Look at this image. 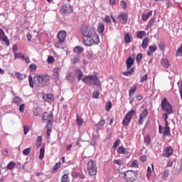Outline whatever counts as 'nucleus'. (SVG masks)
<instances>
[{
  "label": "nucleus",
  "mask_w": 182,
  "mask_h": 182,
  "mask_svg": "<svg viewBox=\"0 0 182 182\" xmlns=\"http://www.w3.org/2000/svg\"><path fill=\"white\" fill-rule=\"evenodd\" d=\"M75 75L77 76L78 81L82 80L85 85L87 86H97V87H100V90H102V82L100 80H99V77L97 76V73H95L93 75H86L83 78V72L80 68H76L75 70Z\"/></svg>",
  "instance_id": "nucleus-1"
},
{
  "label": "nucleus",
  "mask_w": 182,
  "mask_h": 182,
  "mask_svg": "<svg viewBox=\"0 0 182 182\" xmlns=\"http://www.w3.org/2000/svg\"><path fill=\"white\" fill-rule=\"evenodd\" d=\"M81 32L82 34L83 42L85 46H92V45H98L100 40L99 36L96 35L92 38V33L89 31V28L86 26H83L81 28Z\"/></svg>",
  "instance_id": "nucleus-2"
},
{
  "label": "nucleus",
  "mask_w": 182,
  "mask_h": 182,
  "mask_svg": "<svg viewBox=\"0 0 182 182\" xmlns=\"http://www.w3.org/2000/svg\"><path fill=\"white\" fill-rule=\"evenodd\" d=\"M28 82L30 86L33 89L34 84L36 86H38L39 87H45V86H48L49 85V75H36L33 78H32V75H28Z\"/></svg>",
  "instance_id": "nucleus-3"
},
{
  "label": "nucleus",
  "mask_w": 182,
  "mask_h": 182,
  "mask_svg": "<svg viewBox=\"0 0 182 182\" xmlns=\"http://www.w3.org/2000/svg\"><path fill=\"white\" fill-rule=\"evenodd\" d=\"M161 110L165 112V113H168V114H173V113H174V111L173 110V105L168 102L167 98H164L161 100Z\"/></svg>",
  "instance_id": "nucleus-4"
},
{
  "label": "nucleus",
  "mask_w": 182,
  "mask_h": 182,
  "mask_svg": "<svg viewBox=\"0 0 182 182\" xmlns=\"http://www.w3.org/2000/svg\"><path fill=\"white\" fill-rule=\"evenodd\" d=\"M137 171L134 170H128L124 172V178L127 182H134L137 180Z\"/></svg>",
  "instance_id": "nucleus-5"
},
{
  "label": "nucleus",
  "mask_w": 182,
  "mask_h": 182,
  "mask_svg": "<svg viewBox=\"0 0 182 182\" xmlns=\"http://www.w3.org/2000/svg\"><path fill=\"white\" fill-rule=\"evenodd\" d=\"M87 171L90 176H96L97 174V166L96 161L90 160L87 162Z\"/></svg>",
  "instance_id": "nucleus-6"
},
{
  "label": "nucleus",
  "mask_w": 182,
  "mask_h": 182,
  "mask_svg": "<svg viewBox=\"0 0 182 182\" xmlns=\"http://www.w3.org/2000/svg\"><path fill=\"white\" fill-rule=\"evenodd\" d=\"M58 41L55 43V48H58V49H61L62 43L65 42V39H66V31H60L58 34Z\"/></svg>",
  "instance_id": "nucleus-7"
},
{
  "label": "nucleus",
  "mask_w": 182,
  "mask_h": 182,
  "mask_svg": "<svg viewBox=\"0 0 182 182\" xmlns=\"http://www.w3.org/2000/svg\"><path fill=\"white\" fill-rule=\"evenodd\" d=\"M136 114V111L134 109H131L129 112H127L122 121V124L124 126H129L130 124V122H132V117Z\"/></svg>",
  "instance_id": "nucleus-8"
},
{
  "label": "nucleus",
  "mask_w": 182,
  "mask_h": 182,
  "mask_svg": "<svg viewBox=\"0 0 182 182\" xmlns=\"http://www.w3.org/2000/svg\"><path fill=\"white\" fill-rule=\"evenodd\" d=\"M43 122H46V123L49 124L52 123L53 122V114L45 112L43 116Z\"/></svg>",
  "instance_id": "nucleus-9"
},
{
  "label": "nucleus",
  "mask_w": 182,
  "mask_h": 182,
  "mask_svg": "<svg viewBox=\"0 0 182 182\" xmlns=\"http://www.w3.org/2000/svg\"><path fill=\"white\" fill-rule=\"evenodd\" d=\"M127 18H129V16L127 13H119L118 14V21L120 23H122V25L127 23Z\"/></svg>",
  "instance_id": "nucleus-10"
},
{
  "label": "nucleus",
  "mask_w": 182,
  "mask_h": 182,
  "mask_svg": "<svg viewBox=\"0 0 182 182\" xmlns=\"http://www.w3.org/2000/svg\"><path fill=\"white\" fill-rule=\"evenodd\" d=\"M60 11L63 15H69L73 13V9L71 6H68L66 5H63Z\"/></svg>",
  "instance_id": "nucleus-11"
},
{
  "label": "nucleus",
  "mask_w": 182,
  "mask_h": 182,
  "mask_svg": "<svg viewBox=\"0 0 182 182\" xmlns=\"http://www.w3.org/2000/svg\"><path fill=\"white\" fill-rule=\"evenodd\" d=\"M0 42H4L6 44V46H9V39H8V36L5 35V32L4 30L0 28Z\"/></svg>",
  "instance_id": "nucleus-12"
},
{
  "label": "nucleus",
  "mask_w": 182,
  "mask_h": 182,
  "mask_svg": "<svg viewBox=\"0 0 182 182\" xmlns=\"http://www.w3.org/2000/svg\"><path fill=\"white\" fill-rule=\"evenodd\" d=\"M147 116H149V111H147V109H144L139 116V124H143V122H144V119H146Z\"/></svg>",
  "instance_id": "nucleus-13"
},
{
  "label": "nucleus",
  "mask_w": 182,
  "mask_h": 182,
  "mask_svg": "<svg viewBox=\"0 0 182 182\" xmlns=\"http://www.w3.org/2000/svg\"><path fill=\"white\" fill-rule=\"evenodd\" d=\"M60 68H55L53 70V73L52 75V79L53 80V81L56 83V82H58L59 80V70Z\"/></svg>",
  "instance_id": "nucleus-14"
},
{
  "label": "nucleus",
  "mask_w": 182,
  "mask_h": 182,
  "mask_svg": "<svg viewBox=\"0 0 182 182\" xmlns=\"http://www.w3.org/2000/svg\"><path fill=\"white\" fill-rule=\"evenodd\" d=\"M105 124H106V121L105 119L102 118L100 122H99L96 126H97V132H99V130H103L105 129Z\"/></svg>",
  "instance_id": "nucleus-15"
},
{
  "label": "nucleus",
  "mask_w": 182,
  "mask_h": 182,
  "mask_svg": "<svg viewBox=\"0 0 182 182\" xmlns=\"http://www.w3.org/2000/svg\"><path fill=\"white\" fill-rule=\"evenodd\" d=\"M65 80H68L70 83H73L75 81V75H73V73H67Z\"/></svg>",
  "instance_id": "nucleus-16"
},
{
  "label": "nucleus",
  "mask_w": 182,
  "mask_h": 182,
  "mask_svg": "<svg viewBox=\"0 0 182 182\" xmlns=\"http://www.w3.org/2000/svg\"><path fill=\"white\" fill-rule=\"evenodd\" d=\"M43 98L44 99L45 102H53V95L52 94H48V95H43Z\"/></svg>",
  "instance_id": "nucleus-17"
},
{
  "label": "nucleus",
  "mask_w": 182,
  "mask_h": 182,
  "mask_svg": "<svg viewBox=\"0 0 182 182\" xmlns=\"http://www.w3.org/2000/svg\"><path fill=\"white\" fill-rule=\"evenodd\" d=\"M134 63V60H133V58L132 57H129L126 61L127 70H129V69H130V68L133 66Z\"/></svg>",
  "instance_id": "nucleus-18"
},
{
  "label": "nucleus",
  "mask_w": 182,
  "mask_h": 182,
  "mask_svg": "<svg viewBox=\"0 0 182 182\" xmlns=\"http://www.w3.org/2000/svg\"><path fill=\"white\" fill-rule=\"evenodd\" d=\"M165 153H166L165 157L166 158L170 157V156L173 154V148L171 147V146L166 147Z\"/></svg>",
  "instance_id": "nucleus-19"
},
{
  "label": "nucleus",
  "mask_w": 182,
  "mask_h": 182,
  "mask_svg": "<svg viewBox=\"0 0 182 182\" xmlns=\"http://www.w3.org/2000/svg\"><path fill=\"white\" fill-rule=\"evenodd\" d=\"M84 50H85V48L79 46L75 47L73 49V52L75 53H77V55H80V53H82V52H83Z\"/></svg>",
  "instance_id": "nucleus-20"
},
{
  "label": "nucleus",
  "mask_w": 182,
  "mask_h": 182,
  "mask_svg": "<svg viewBox=\"0 0 182 182\" xmlns=\"http://www.w3.org/2000/svg\"><path fill=\"white\" fill-rule=\"evenodd\" d=\"M151 15H153V11H149V12L144 14L142 15L143 21H147L149 18H151Z\"/></svg>",
  "instance_id": "nucleus-21"
},
{
  "label": "nucleus",
  "mask_w": 182,
  "mask_h": 182,
  "mask_svg": "<svg viewBox=\"0 0 182 182\" xmlns=\"http://www.w3.org/2000/svg\"><path fill=\"white\" fill-rule=\"evenodd\" d=\"M163 137H171V133L170 132V128H164Z\"/></svg>",
  "instance_id": "nucleus-22"
},
{
  "label": "nucleus",
  "mask_w": 182,
  "mask_h": 182,
  "mask_svg": "<svg viewBox=\"0 0 182 182\" xmlns=\"http://www.w3.org/2000/svg\"><path fill=\"white\" fill-rule=\"evenodd\" d=\"M161 65L165 69H168V67L170 66V63H168V60L167 59H162L161 61Z\"/></svg>",
  "instance_id": "nucleus-23"
},
{
  "label": "nucleus",
  "mask_w": 182,
  "mask_h": 182,
  "mask_svg": "<svg viewBox=\"0 0 182 182\" xmlns=\"http://www.w3.org/2000/svg\"><path fill=\"white\" fill-rule=\"evenodd\" d=\"M76 123H77V126H78V127H80L82 126V124H83V119L82 118V117H79V115L77 114V118H76Z\"/></svg>",
  "instance_id": "nucleus-24"
},
{
  "label": "nucleus",
  "mask_w": 182,
  "mask_h": 182,
  "mask_svg": "<svg viewBox=\"0 0 182 182\" xmlns=\"http://www.w3.org/2000/svg\"><path fill=\"white\" fill-rule=\"evenodd\" d=\"M13 103H14V105H16L17 106H19V105L22 103V99H21V97H15L13 99Z\"/></svg>",
  "instance_id": "nucleus-25"
},
{
  "label": "nucleus",
  "mask_w": 182,
  "mask_h": 182,
  "mask_svg": "<svg viewBox=\"0 0 182 182\" xmlns=\"http://www.w3.org/2000/svg\"><path fill=\"white\" fill-rule=\"evenodd\" d=\"M97 32L98 33H103V32H105V24L103 23H100L97 26Z\"/></svg>",
  "instance_id": "nucleus-26"
},
{
  "label": "nucleus",
  "mask_w": 182,
  "mask_h": 182,
  "mask_svg": "<svg viewBox=\"0 0 182 182\" xmlns=\"http://www.w3.org/2000/svg\"><path fill=\"white\" fill-rule=\"evenodd\" d=\"M117 153H119V154H126L127 149H126L124 147L121 146L117 149Z\"/></svg>",
  "instance_id": "nucleus-27"
},
{
  "label": "nucleus",
  "mask_w": 182,
  "mask_h": 182,
  "mask_svg": "<svg viewBox=\"0 0 182 182\" xmlns=\"http://www.w3.org/2000/svg\"><path fill=\"white\" fill-rule=\"evenodd\" d=\"M144 36H146V31H139L136 33V38H138L139 39H143V38H144Z\"/></svg>",
  "instance_id": "nucleus-28"
},
{
  "label": "nucleus",
  "mask_w": 182,
  "mask_h": 182,
  "mask_svg": "<svg viewBox=\"0 0 182 182\" xmlns=\"http://www.w3.org/2000/svg\"><path fill=\"white\" fill-rule=\"evenodd\" d=\"M148 45H149V38L148 37H146L143 40L141 43V47L143 48V49H146Z\"/></svg>",
  "instance_id": "nucleus-29"
},
{
  "label": "nucleus",
  "mask_w": 182,
  "mask_h": 182,
  "mask_svg": "<svg viewBox=\"0 0 182 182\" xmlns=\"http://www.w3.org/2000/svg\"><path fill=\"white\" fill-rule=\"evenodd\" d=\"M144 141L146 146H149L150 144V143L151 142V139L150 138V136L146 135V136H144Z\"/></svg>",
  "instance_id": "nucleus-30"
},
{
  "label": "nucleus",
  "mask_w": 182,
  "mask_h": 182,
  "mask_svg": "<svg viewBox=\"0 0 182 182\" xmlns=\"http://www.w3.org/2000/svg\"><path fill=\"white\" fill-rule=\"evenodd\" d=\"M124 41L126 43H130V42H132V36H130V33H127L125 34Z\"/></svg>",
  "instance_id": "nucleus-31"
},
{
  "label": "nucleus",
  "mask_w": 182,
  "mask_h": 182,
  "mask_svg": "<svg viewBox=\"0 0 182 182\" xmlns=\"http://www.w3.org/2000/svg\"><path fill=\"white\" fill-rule=\"evenodd\" d=\"M15 59H21V60H23L25 59V56L21 53H16L14 54Z\"/></svg>",
  "instance_id": "nucleus-32"
},
{
  "label": "nucleus",
  "mask_w": 182,
  "mask_h": 182,
  "mask_svg": "<svg viewBox=\"0 0 182 182\" xmlns=\"http://www.w3.org/2000/svg\"><path fill=\"white\" fill-rule=\"evenodd\" d=\"M136 90H137V87L134 86V87L129 90V97H132V96H134V93H136Z\"/></svg>",
  "instance_id": "nucleus-33"
},
{
  "label": "nucleus",
  "mask_w": 182,
  "mask_h": 182,
  "mask_svg": "<svg viewBox=\"0 0 182 182\" xmlns=\"http://www.w3.org/2000/svg\"><path fill=\"white\" fill-rule=\"evenodd\" d=\"M16 166V163L15 161H11L7 165L8 170H13V168Z\"/></svg>",
  "instance_id": "nucleus-34"
},
{
  "label": "nucleus",
  "mask_w": 182,
  "mask_h": 182,
  "mask_svg": "<svg viewBox=\"0 0 182 182\" xmlns=\"http://www.w3.org/2000/svg\"><path fill=\"white\" fill-rule=\"evenodd\" d=\"M154 22H156V19L154 18H151L147 24L146 30L147 31V28H151L153 25H154Z\"/></svg>",
  "instance_id": "nucleus-35"
},
{
  "label": "nucleus",
  "mask_w": 182,
  "mask_h": 182,
  "mask_svg": "<svg viewBox=\"0 0 182 182\" xmlns=\"http://www.w3.org/2000/svg\"><path fill=\"white\" fill-rule=\"evenodd\" d=\"M112 106H113V104H112V101H108L105 106V109H106L107 112H109L110 109H112Z\"/></svg>",
  "instance_id": "nucleus-36"
},
{
  "label": "nucleus",
  "mask_w": 182,
  "mask_h": 182,
  "mask_svg": "<svg viewBox=\"0 0 182 182\" xmlns=\"http://www.w3.org/2000/svg\"><path fill=\"white\" fill-rule=\"evenodd\" d=\"M43 157H45V148L42 147L40 149V155H39L40 160H42Z\"/></svg>",
  "instance_id": "nucleus-37"
},
{
  "label": "nucleus",
  "mask_w": 182,
  "mask_h": 182,
  "mask_svg": "<svg viewBox=\"0 0 182 182\" xmlns=\"http://www.w3.org/2000/svg\"><path fill=\"white\" fill-rule=\"evenodd\" d=\"M73 63L75 64L80 60V56L79 55H74L73 58L71 59Z\"/></svg>",
  "instance_id": "nucleus-38"
},
{
  "label": "nucleus",
  "mask_w": 182,
  "mask_h": 182,
  "mask_svg": "<svg viewBox=\"0 0 182 182\" xmlns=\"http://www.w3.org/2000/svg\"><path fill=\"white\" fill-rule=\"evenodd\" d=\"M134 72V70H133V68L129 69V70H127V71L124 72L123 75H124V76H130V75H132V73H133Z\"/></svg>",
  "instance_id": "nucleus-39"
},
{
  "label": "nucleus",
  "mask_w": 182,
  "mask_h": 182,
  "mask_svg": "<svg viewBox=\"0 0 182 182\" xmlns=\"http://www.w3.org/2000/svg\"><path fill=\"white\" fill-rule=\"evenodd\" d=\"M69 176L68 174H64L61 178V182H68Z\"/></svg>",
  "instance_id": "nucleus-40"
},
{
  "label": "nucleus",
  "mask_w": 182,
  "mask_h": 182,
  "mask_svg": "<svg viewBox=\"0 0 182 182\" xmlns=\"http://www.w3.org/2000/svg\"><path fill=\"white\" fill-rule=\"evenodd\" d=\"M141 59H143L141 53L138 54L136 58V63H140V62H141Z\"/></svg>",
  "instance_id": "nucleus-41"
},
{
  "label": "nucleus",
  "mask_w": 182,
  "mask_h": 182,
  "mask_svg": "<svg viewBox=\"0 0 182 182\" xmlns=\"http://www.w3.org/2000/svg\"><path fill=\"white\" fill-rule=\"evenodd\" d=\"M114 164H117L118 166H123L124 162L122 159L114 160Z\"/></svg>",
  "instance_id": "nucleus-42"
},
{
  "label": "nucleus",
  "mask_w": 182,
  "mask_h": 182,
  "mask_svg": "<svg viewBox=\"0 0 182 182\" xmlns=\"http://www.w3.org/2000/svg\"><path fill=\"white\" fill-rule=\"evenodd\" d=\"M23 154H24V156H29V154H31V149L30 148L25 149L23 151Z\"/></svg>",
  "instance_id": "nucleus-43"
},
{
  "label": "nucleus",
  "mask_w": 182,
  "mask_h": 182,
  "mask_svg": "<svg viewBox=\"0 0 182 182\" xmlns=\"http://www.w3.org/2000/svg\"><path fill=\"white\" fill-rule=\"evenodd\" d=\"M149 50L154 53V52H156V50H157V46L156 45L150 46Z\"/></svg>",
  "instance_id": "nucleus-44"
},
{
  "label": "nucleus",
  "mask_w": 182,
  "mask_h": 182,
  "mask_svg": "<svg viewBox=\"0 0 182 182\" xmlns=\"http://www.w3.org/2000/svg\"><path fill=\"white\" fill-rule=\"evenodd\" d=\"M99 95H100V92L99 91H95L92 92V97L94 99H97V97H99Z\"/></svg>",
  "instance_id": "nucleus-45"
},
{
  "label": "nucleus",
  "mask_w": 182,
  "mask_h": 182,
  "mask_svg": "<svg viewBox=\"0 0 182 182\" xmlns=\"http://www.w3.org/2000/svg\"><path fill=\"white\" fill-rule=\"evenodd\" d=\"M120 144V139H117L113 145V149H117L119 147V145Z\"/></svg>",
  "instance_id": "nucleus-46"
},
{
  "label": "nucleus",
  "mask_w": 182,
  "mask_h": 182,
  "mask_svg": "<svg viewBox=\"0 0 182 182\" xmlns=\"http://www.w3.org/2000/svg\"><path fill=\"white\" fill-rule=\"evenodd\" d=\"M148 79H149L148 75L146 74L145 75H144V76L141 77V80H140V82H141V83H143V82H146Z\"/></svg>",
  "instance_id": "nucleus-47"
},
{
  "label": "nucleus",
  "mask_w": 182,
  "mask_h": 182,
  "mask_svg": "<svg viewBox=\"0 0 182 182\" xmlns=\"http://www.w3.org/2000/svg\"><path fill=\"white\" fill-rule=\"evenodd\" d=\"M168 114H168L167 112H164L163 114H162V119H164V122H166L167 119H168Z\"/></svg>",
  "instance_id": "nucleus-48"
},
{
  "label": "nucleus",
  "mask_w": 182,
  "mask_h": 182,
  "mask_svg": "<svg viewBox=\"0 0 182 182\" xmlns=\"http://www.w3.org/2000/svg\"><path fill=\"white\" fill-rule=\"evenodd\" d=\"M181 54H182V43L181 45V47L176 51V56H181Z\"/></svg>",
  "instance_id": "nucleus-49"
},
{
  "label": "nucleus",
  "mask_w": 182,
  "mask_h": 182,
  "mask_svg": "<svg viewBox=\"0 0 182 182\" xmlns=\"http://www.w3.org/2000/svg\"><path fill=\"white\" fill-rule=\"evenodd\" d=\"M53 62H55V58L53 56L49 55L48 57V63H53Z\"/></svg>",
  "instance_id": "nucleus-50"
},
{
  "label": "nucleus",
  "mask_w": 182,
  "mask_h": 182,
  "mask_svg": "<svg viewBox=\"0 0 182 182\" xmlns=\"http://www.w3.org/2000/svg\"><path fill=\"white\" fill-rule=\"evenodd\" d=\"M15 75L17 79H18L19 80H22V79H23L22 74H21L20 73L16 72Z\"/></svg>",
  "instance_id": "nucleus-51"
},
{
  "label": "nucleus",
  "mask_w": 182,
  "mask_h": 182,
  "mask_svg": "<svg viewBox=\"0 0 182 182\" xmlns=\"http://www.w3.org/2000/svg\"><path fill=\"white\" fill-rule=\"evenodd\" d=\"M60 162L57 163L53 168V171H56V170H58V168H60Z\"/></svg>",
  "instance_id": "nucleus-52"
},
{
  "label": "nucleus",
  "mask_w": 182,
  "mask_h": 182,
  "mask_svg": "<svg viewBox=\"0 0 182 182\" xmlns=\"http://www.w3.org/2000/svg\"><path fill=\"white\" fill-rule=\"evenodd\" d=\"M19 110L21 113H23L25 112V104H21L19 107Z\"/></svg>",
  "instance_id": "nucleus-53"
},
{
  "label": "nucleus",
  "mask_w": 182,
  "mask_h": 182,
  "mask_svg": "<svg viewBox=\"0 0 182 182\" xmlns=\"http://www.w3.org/2000/svg\"><path fill=\"white\" fill-rule=\"evenodd\" d=\"M121 6L123 9H126L127 8V4L124 1H121Z\"/></svg>",
  "instance_id": "nucleus-54"
},
{
  "label": "nucleus",
  "mask_w": 182,
  "mask_h": 182,
  "mask_svg": "<svg viewBox=\"0 0 182 182\" xmlns=\"http://www.w3.org/2000/svg\"><path fill=\"white\" fill-rule=\"evenodd\" d=\"M163 130H164V128H163V127L161 125H159V134H163L164 133V132Z\"/></svg>",
  "instance_id": "nucleus-55"
},
{
  "label": "nucleus",
  "mask_w": 182,
  "mask_h": 182,
  "mask_svg": "<svg viewBox=\"0 0 182 182\" xmlns=\"http://www.w3.org/2000/svg\"><path fill=\"white\" fill-rule=\"evenodd\" d=\"M105 22H106L107 23H110L112 22V19H110V17L109 16H105Z\"/></svg>",
  "instance_id": "nucleus-56"
},
{
  "label": "nucleus",
  "mask_w": 182,
  "mask_h": 182,
  "mask_svg": "<svg viewBox=\"0 0 182 182\" xmlns=\"http://www.w3.org/2000/svg\"><path fill=\"white\" fill-rule=\"evenodd\" d=\"M41 112V109L40 108H36L34 109V114L35 116H39V112Z\"/></svg>",
  "instance_id": "nucleus-57"
},
{
  "label": "nucleus",
  "mask_w": 182,
  "mask_h": 182,
  "mask_svg": "<svg viewBox=\"0 0 182 182\" xmlns=\"http://www.w3.org/2000/svg\"><path fill=\"white\" fill-rule=\"evenodd\" d=\"M132 167H139V164L137 163V160H134L132 164Z\"/></svg>",
  "instance_id": "nucleus-58"
},
{
  "label": "nucleus",
  "mask_w": 182,
  "mask_h": 182,
  "mask_svg": "<svg viewBox=\"0 0 182 182\" xmlns=\"http://www.w3.org/2000/svg\"><path fill=\"white\" fill-rule=\"evenodd\" d=\"M12 50H13V52L15 55V53H16V51L18 50V46H16V44H14L12 47Z\"/></svg>",
  "instance_id": "nucleus-59"
},
{
  "label": "nucleus",
  "mask_w": 182,
  "mask_h": 182,
  "mask_svg": "<svg viewBox=\"0 0 182 182\" xmlns=\"http://www.w3.org/2000/svg\"><path fill=\"white\" fill-rule=\"evenodd\" d=\"M168 174H170V172L168 171V170H166L164 171L163 176L164 177L167 178L168 177Z\"/></svg>",
  "instance_id": "nucleus-60"
},
{
  "label": "nucleus",
  "mask_w": 182,
  "mask_h": 182,
  "mask_svg": "<svg viewBox=\"0 0 182 182\" xmlns=\"http://www.w3.org/2000/svg\"><path fill=\"white\" fill-rule=\"evenodd\" d=\"M173 163H174V159H173V161H168L166 167H173Z\"/></svg>",
  "instance_id": "nucleus-61"
},
{
  "label": "nucleus",
  "mask_w": 182,
  "mask_h": 182,
  "mask_svg": "<svg viewBox=\"0 0 182 182\" xmlns=\"http://www.w3.org/2000/svg\"><path fill=\"white\" fill-rule=\"evenodd\" d=\"M36 68H37V66H36V64H35V63H32L30 65V69H33V70H36Z\"/></svg>",
  "instance_id": "nucleus-62"
},
{
  "label": "nucleus",
  "mask_w": 182,
  "mask_h": 182,
  "mask_svg": "<svg viewBox=\"0 0 182 182\" xmlns=\"http://www.w3.org/2000/svg\"><path fill=\"white\" fill-rule=\"evenodd\" d=\"M37 143H39V145L42 144V136H39L37 138Z\"/></svg>",
  "instance_id": "nucleus-63"
},
{
  "label": "nucleus",
  "mask_w": 182,
  "mask_h": 182,
  "mask_svg": "<svg viewBox=\"0 0 182 182\" xmlns=\"http://www.w3.org/2000/svg\"><path fill=\"white\" fill-rule=\"evenodd\" d=\"M140 160H141V161H143L144 163V161H146V160H147V157L144 155V156H141Z\"/></svg>",
  "instance_id": "nucleus-64"
}]
</instances>
